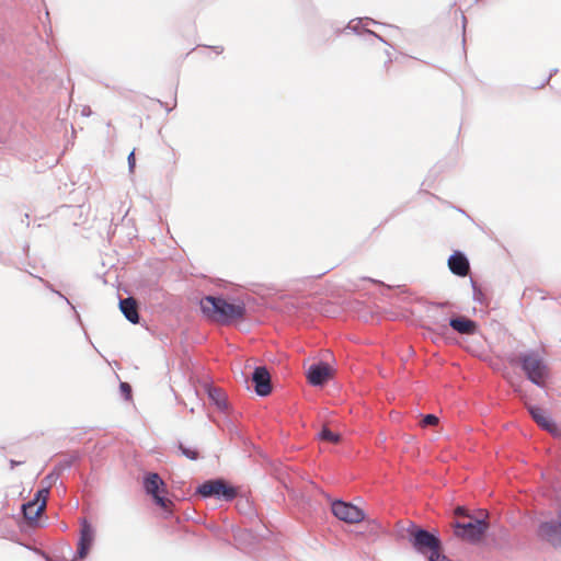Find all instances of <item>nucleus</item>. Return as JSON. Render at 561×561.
<instances>
[{
	"label": "nucleus",
	"mask_w": 561,
	"mask_h": 561,
	"mask_svg": "<svg viewBox=\"0 0 561 561\" xmlns=\"http://www.w3.org/2000/svg\"><path fill=\"white\" fill-rule=\"evenodd\" d=\"M201 310L205 317L213 321L228 323L242 318L245 308L240 301L229 302L222 298L207 296L201 300Z\"/></svg>",
	"instance_id": "1"
},
{
	"label": "nucleus",
	"mask_w": 561,
	"mask_h": 561,
	"mask_svg": "<svg viewBox=\"0 0 561 561\" xmlns=\"http://www.w3.org/2000/svg\"><path fill=\"white\" fill-rule=\"evenodd\" d=\"M486 516V513L481 512L480 517L478 518L470 517L469 522L467 523H456V536L460 537L461 539L470 543L480 542L489 528Z\"/></svg>",
	"instance_id": "2"
},
{
	"label": "nucleus",
	"mask_w": 561,
	"mask_h": 561,
	"mask_svg": "<svg viewBox=\"0 0 561 561\" xmlns=\"http://www.w3.org/2000/svg\"><path fill=\"white\" fill-rule=\"evenodd\" d=\"M522 368L527 378L538 387H543L548 376V368L543 359L534 352L520 356Z\"/></svg>",
	"instance_id": "3"
},
{
	"label": "nucleus",
	"mask_w": 561,
	"mask_h": 561,
	"mask_svg": "<svg viewBox=\"0 0 561 561\" xmlns=\"http://www.w3.org/2000/svg\"><path fill=\"white\" fill-rule=\"evenodd\" d=\"M332 514L340 520L347 524H357L365 519V512L358 506L341 500L331 504Z\"/></svg>",
	"instance_id": "4"
},
{
	"label": "nucleus",
	"mask_w": 561,
	"mask_h": 561,
	"mask_svg": "<svg viewBox=\"0 0 561 561\" xmlns=\"http://www.w3.org/2000/svg\"><path fill=\"white\" fill-rule=\"evenodd\" d=\"M198 493L204 497L215 496L218 500L231 501L237 491L222 480H210L201 484L197 489Z\"/></svg>",
	"instance_id": "5"
},
{
	"label": "nucleus",
	"mask_w": 561,
	"mask_h": 561,
	"mask_svg": "<svg viewBox=\"0 0 561 561\" xmlns=\"http://www.w3.org/2000/svg\"><path fill=\"white\" fill-rule=\"evenodd\" d=\"M411 542L414 549L421 553L439 552L440 542L438 538L424 529H415L412 533Z\"/></svg>",
	"instance_id": "6"
},
{
	"label": "nucleus",
	"mask_w": 561,
	"mask_h": 561,
	"mask_svg": "<svg viewBox=\"0 0 561 561\" xmlns=\"http://www.w3.org/2000/svg\"><path fill=\"white\" fill-rule=\"evenodd\" d=\"M146 492L152 495L157 505L167 508L170 501L160 495V489L164 486V482L157 473H150L145 478L144 482Z\"/></svg>",
	"instance_id": "7"
},
{
	"label": "nucleus",
	"mask_w": 561,
	"mask_h": 561,
	"mask_svg": "<svg viewBox=\"0 0 561 561\" xmlns=\"http://www.w3.org/2000/svg\"><path fill=\"white\" fill-rule=\"evenodd\" d=\"M95 537V531L87 520L81 523L80 538L78 541L77 554L80 559L88 556Z\"/></svg>",
	"instance_id": "8"
},
{
	"label": "nucleus",
	"mask_w": 561,
	"mask_h": 561,
	"mask_svg": "<svg viewBox=\"0 0 561 561\" xmlns=\"http://www.w3.org/2000/svg\"><path fill=\"white\" fill-rule=\"evenodd\" d=\"M528 410L533 419L541 428L548 431L553 436H559L561 434L553 419L545 410L538 407H529Z\"/></svg>",
	"instance_id": "9"
},
{
	"label": "nucleus",
	"mask_w": 561,
	"mask_h": 561,
	"mask_svg": "<svg viewBox=\"0 0 561 561\" xmlns=\"http://www.w3.org/2000/svg\"><path fill=\"white\" fill-rule=\"evenodd\" d=\"M332 376V369L328 364L318 363L311 365L307 370L308 381L312 386H321Z\"/></svg>",
	"instance_id": "10"
},
{
	"label": "nucleus",
	"mask_w": 561,
	"mask_h": 561,
	"mask_svg": "<svg viewBox=\"0 0 561 561\" xmlns=\"http://www.w3.org/2000/svg\"><path fill=\"white\" fill-rule=\"evenodd\" d=\"M252 380L255 383L254 389L257 396L265 397L271 393V375L265 367H256L252 374Z\"/></svg>",
	"instance_id": "11"
},
{
	"label": "nucleus",
	"mask_w": 561,
	"mask_h": 561,
	"mask_svg": "<svg viewBox=\"0 0 561 561\" xmlns=\"http://www.w3.org/2000/svg\"><path fill=\"white\" fill-rule=\"evenodd\" d=\"M448 266L451 273L458 276H466L469 271V262L467 257L459 252H456L449 256Z\"/></svg>",
	"instance_id": "12"
},
{
	"label": "nucleus",
	"mask_w": 561,
	"mask_h": 561,
	"mask_svg": "<svg viewBox=\"0 0 561 561\" xmlns=\"http://www.w3.org/2000/svg\"><path fill=\"white\" fill-rule=\"evenodd\" d=\"M119 309L125 318L136 324L139 321V314L137 311L136 302L133 298H125L119 301Z\"/></svg>",
	"instance_id": "13"
},
{
	"label": "nucleus",
	"mask_w": 561,
	"mask_h": 561,
	"mask_svg": "<svg viewBox=\"0 0 561 561\" xmlns=\"http://www.w3.org/2000/svg\"><path fill=\"white\" fill-rule=\"evenodd\" d=\"M449 325L461 334H473L476 332V322L466 318H454L449 321Z\"/></svg>",
	"instance_id": "14"
},
{
	"label": "nucleus",
	"mask_w": 561,
	"mask_h": 561,
	"mask_svg": "<svg viewBox=\"0 0 561 561\" xmlns=\"http://www.w3.org/2000/svg\"><path fill=\"white\" fill-rule=\"evenodd\" d=\"M45 507V501H42L41 503L30 501L28 503L23 504L22 510L25 518L28 520H35Z\"/></svg>",
	"instance_id": "15"
},
{
	"label": "nucleus",
	"mask_w": 561,
	"mask_h": 561,
	"mask_svg": "<svg viewBox=\"0 0 561 561\" xmlns=\"http://www.w3.org/2000/svg\"><path fill=\"white\" fill-rule=\"evenodd\" d=\"M208 397L219 409L226 408V400L220 389L209 388Z\"/></svg>",
	"instance_id": "16"
},
{
	"label": "nucleus",
	"mask_w": 561,
	"mask_h": 561,
	"mask_svg": "<svg viewBox=\"0 0 561 561\" xmlns=\"http://www.w3.org/2000/svg\"><path fill=\"white\" fill-rule=\"evenodd\" d=\"M318 438L321 440H327L331 443L340 442V434L330 431L327 426H324L321 432L318 434Z\"/></svg>",
	"instance_id": "17"
},
{
	"label": "nucleus",
	"mask_w": 561,
	"mask_h": 561,
	"mask_svg": "<svg viewBox=\"0 0 561 561\" xmlns=\"http://www.w3.org/2000/svg\"><path fill=\"white\" fill-rule=\"evenodd\" d=\"M180 450L183 456L191 460H195L197 458V451L187 447H184L182 444L180 445Z\"/></svg>",
	"instance_id": "18"
},
{
	"label": "nucleus",
	"mask_w": 561,
	"mask_h": 561,
	"mask_svg": "<svg viewBox=\"0 0 561 561\" xmlns=\"http://www.w3.org/2000/svg\"><path fill=\"white\" fill-rule=\"evenodd\" d=\"M439 422L438 417L434 414H427L423 417L422 420V425L423 426H427V425H437Z\"/></svg>",
	"instance_id": "19"
},
{
	"label": "nucleus",
	"mask_w": 561,
	"mask_h": 561,
	"mask_svg": "<svg viewBox=\"0 0 561 561\" xmlns=\"http://www.w3.org/2000/svg\"><path fill=\"white\" fill-rule=\"evenodd\" d=\"M48 493H49V491L46 488L38 490L35 494V499L33 501H36L37 503H41L42 501L46 502Z\"/></svg>",
	"instance_id": "20"
},
{
	"label": "nucleus",
	"mask_w": 561,
	"mask_h": 561,
	"mask_svg": "<svg viewBox=\"0 0 561 561\" xmlns=\"http://www.w3.org/2000/svg\"><path fill=\"white\" fill-rule=\"evenodd\" d=\"M428 560L430 561H453L451 559H449L448 557H446L445 554H442L440 551L439 552H433L428 556Z\"/></svg>",
	"instance_id": "21"
},
{
	"label": "nucleus",
	"mask_w": 561,
	"mask_h": 561,
	"mask_svg": "<svg viewBox=\"0 0 561 561\" xmlns=\"http://www.w3.org/2000/svg\"><path fill=\"white\" fill-rule=\"evenodd\" d=\"M127 161H128V168H129V170H130V171H133V169L135 168V153H134V151H131V152L128 154Z\"/></svg>",
	"instance_id": "22"
},
{
	"label": "nucleus",
	"mask_w": 561,
	"mask_h": 561,
	"mask_svg": "<svg viewBox=\"0 0 561 561\" xmlns=\"http://www.w3.org/2000/svg\"><path fill=\"white\" fill-rule=\"evenodd\" d=\"M121 390H122V392H124L126 394V397H128L130 393V386L126 382H122Z\"/></svg>",
	"instance_id": "23"
},
{
	"label": "nucleus",
	"mask_w": 561,
	"mask_h": 561,
	"mask_svg": "<svg viewBox=\"0 0 561 561\" xmlns=\"http://www.w3.org/2000/svg\"><path fill=\"white\" fill-rule=\"evenodd\" d=\"M455 513H456L457 515H466V516H468L469 518L471 517V516H469V515L466 513V510H465V507H462V506H458V507L456 508Z\"/></svg>",
	"instance_id": "24"
},
{
	"label": "nucleus",
	"mask_w": 561,
	"mask_h": 561,
	"mask_svg": "<svg viewBox=\"0 0 561 561\" xmlns=\"http://www.w3.org/2000/svg\"><path fill=\"white\" fill-rule=\"evenodd\" d=\"M21 463L22 462H20V461L11 460L10 461L11 469H13L15 466L21 465Z\"/></svg>",
	"instance_id": "25"
}]
</instances>
